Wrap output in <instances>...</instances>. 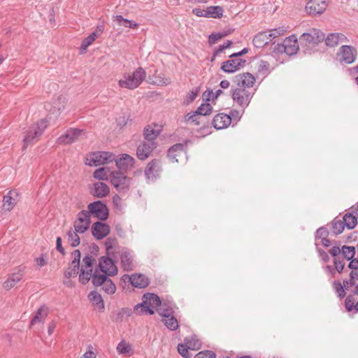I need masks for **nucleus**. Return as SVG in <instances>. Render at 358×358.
I'll return each instance as SVG.
<instances>
[{
	"label": "nucleus",
	"instance_id": "1",
	"mask_svg": "<svg viewBox=\"0 0 358 358\" xmlns=\"http://www.w3.org/2000/svg\"><path fill=\"white\" fill-rule=\"evenodd\" d=\"M145 77V71L142 67H138L132 73H124L118 85L122 88L134 90L143 83Z\"/></svg>",
	"mask_w": 358,
	"mask_h": 358
},
{
	"label": "nucleus",
	"instance_id": "2",
	"mask_svg": "<svg viewBox=\"0 0 358 358\" xmlns=\"http://www.w3.org/2000/svg\"><path fill=\"white\" fill-rule=\"evenodd\" d=\"M48 125L45 119H42L31 125L26 131L23 138V149L36 143Z\"/></svg>",
	"mask_w": 358,
	"mask_h": 358
},
{
	"label": "nucleus",
	"instance_id": "3",
	"mask_svg": "<svg viewBox=\"0 0 358 358\" xmlns=\"http://www.w3.org/2000/svg\"><path fill=\"white\" fill-rule=\"evenodd\" d=\"M110 178L111 184L120 193H126L129 190L131 179L121 171L111 172Z\"/></svg>",
	"mask_w": 358,
	"mask_h": 358
},
{
	"label": "nucleus",
	"instance_id": "4",
	"mask_svg": "<svg viewBox=\"0 0 358 358\" xmlns=\"http://www.w3.org/2000/svg\"><path fill=\"white\" fill-rule=\"evenodd\" d=\"M93 285L94 287H101V290L106 294L112 295L116 291V285L109 276L96 273L93 278Z\"/></svg>",
	"mask_w": 358,
	"mask_h": 358
},
{
	"label": "nucleus",
	"instance_id": "5",
	"mask_svg": "<svg viewBox=\"0 0 358 358\" xmlns=\"http://www.w3.org/2000/svg\"><path fill=\"white\" fill-rule=\"evenodd\" d=\"M324 34L317 29H310L308 32L303 33L299 38L300 43L308 46L317 45L324 40Z\"/></svg>",
	"mask_w": 358,
	"mask_h": 358
},
{
	"label": "nucleus",
	"instance_id": "6",
	"mask_svg": "<svg viewBox=\"0 0 358 358\" xmlns=\"http://www.w3.org/2000/svg\"><path fill=\"white\" fill-rule=\"evenodd\" d=\"M231 93L234 101L243 109L249 106L253 96V93H251L249 90L241 87L232 89Z\"/></svg>",
	"mask_w": 358,
	"mask_h": 358
},
{
	"label": "nucleus",
	"instance_id": "7",
	"mask_svg": "<svg viewBox=\"0 0 358 358\" xmlns=\"http://www.w3.org/2000/svg\"><path fill=\"white\" fill-rule=\"evenodd\" d=\"M90 215H92L100 220H106L108 217V209L106 205L101 201H95L87 206Z\"/></svg>",
	"mask_w": 358,
	"mask_h": 358
},
{
	"label": "nucleus",
	"instance_id": "8",
	"mask_svg": "<svg viewBox=\"0 0 358 358\" xmlns=\"http://www.w3.org/2000/svg\"><path fill=\"white\" fill-rule=\"evenodd\" d=\"M162 162L158 159H152L145 169V176L148 182H153L160 176Z\"/></svg>",
	"mask_w": 358,
	"mask_h": 358
},
{
	"label": "nucleus",
	"instance_id": "9",
	"mask_svg": "<svg viewBox=\"0 0 358 358\" xmlns=\"http://www.w3.org/2000/svg\"><path fill=\"white\" fill-rule=\"evenodd\" d=\"M108 256H103L99 259V271H101L104 275L113 276L117 274L118 269L114 261Z\"/></svg>",
	"mask_w": 358,
	"mask_h": 358
},
{
	"label": "nucleus",
	"instance_id": "10",
	"mask_svg": "<svg viewBox=\"0 0 358 358\" xmlns=\"http://www.w3.org/2000/svg\"><path fill=\"white\" fill-rule=\"evenodd\" d=\"M357 51L355 48L351 45H342L337 53V57L341 62L347 64L353 63L357 57Z\"/></svg>",
	"mask_w": 358,
	"mask_h": 358
},
{
	"label": "nucleus",
	"instance_id": "11",
	"mask_svg": "<svg viewBox=\"0 0 358 358\" xmlns=\"http://www.w3.org/2000/svg\"><path fill=\"white\" fill-rule=\"evenodd\" d=\"M278 50L285 52L288 55H292L299 50L298 41L294 35L287 37L282 44L278 45Z\"/></svg>",
	"mask_w": 358,
	"mask_h": 358
},
{
	"label": "nucleus",
	"instance_id": "12",
	"mask_svg": "<svg viewBox=\"0 0 358 358\" xmlns=\"http://www.w3.org/2000/svg\"><path fill=\"white\" fill-rule=\"evenodd\" d=\"M77 220L75 221L73 227L77 232L85 233L90 227L91 222L90 213L83 210L78 213Z\"/></svg>",
	"mask_w": 358,
	"mask_h": 358
},
{
	"label": "nucleus",
	"instance_id": "13",
	"mask_svg": "<svg viewBox=\"0 0 358 358\" xmlns=\"http://www.w3.org/2000/svg\"><path fill=\"white\" fill-rule=\"evenodd\" d=\"M120 266L125 271H131L134 268V255L127 248H122L120 252Z\"/></svg>",
	"mask_w": 358,
	"mask_h": 358
},
{
	"label": "nucleus",
	"instance_id": "14",
	"mask_svg": "<svg viewBox=\"0 0 358 358\" xmlns=\"http://www.w3.org/2000/svg\"><path fill=\"white\" fill-rule=\"evenodd\" d=\"M115 159V155L108 152H98L92 154L87 164L89 166H97Z\"/></svg>",
	"mask_w": 358,
	"mask_h": 358
},
{
	"label": "nucleus",
	"instance_id": "15",
	"mask_svg": "<svg viewBox=\"0 0 358 358\" xmlns=\"http://www.w3.org/2000/svg\"><path fill=\"white\" fill-rule=\"evenodd\" d=\"M246 63L245 59L241 58H231L224 62L221 66V70L227 73H232L243 67Z\"/></svg>",
	"mask_w": 358,
	"mask_h": 358
},
{
	"label": "nucleus",
	"instance_id": "16",
	"mask_svg": "<svg viewBox=\"0 0 358 358\" xmlns=\"http://www.w3.org/2000/svg\"><path fill=\"white\" fill-rule=\"evenodd\" d=\"M327 0H309L306 6L307 12L312 15L322 13L327 7Z\"/></svg>",
	"mask_w": 358,
	"mask_h": 358
},
{
	"label": "nucleus",
	"instance_id": "17",
	"mask_svg": "<svg viewBox=\"0 0 358 358\" xmlns=\"http://www.w3.org/2000/svg\"><path fill=\"white\" fill-rule=\"evenodd\" d=\"M83 132V130L70 128L64 134L58 138L57 143L59 144H70L77 141Z\"/></svg>",
	"mask_w": 358,
	"mask_h": 358
},
{
	"label": "nucleus",
	"instance_id": "18",
	"mask_svg": "<svg viewBox=\"0 0 358 358\" xmlns=\"http://www.w3.org/2000/svg\"><path fill=\"white\" fill-rule=\"evenodd\" d=\"M92 234L94 237L97 240H101L106 237L110 231V227L103 222H96L92 226Z\"/></svg>",
	"mask_w": 358,
	"mask_h": 358
},
{
	"label": "nucleus",
	"instance_id": "19",
	"mask_svg": "<svg viewBox=\"0 0 358 358\" xmlns=\"http://www.w3.org/2000/svg\"><path fill=\"white\" fill-rule=\"evenodd\" d=\"M155 148L156 143L143 142L136 149L138 159L142 161L147 159Z\"/></svg>",
	"mask_w": 358,
	"mask_h": 358
},
{
	"label": "nucleus",
	"instance_id": "20",
	"mask_svg": "<svg viewBox=\"0 0 358 358\" xmlns=\"http://www.w3.org/2000/svg\"><path fill=\"white\" fill-rule=\"evenodd\" d=\"M234 82L238 87L245 89L253 86L255 78L250 73H243L236 75L234 78Z\"/></svg>",
	"mask_w": 358,
	"mask_h": 358
},
{
	"label": "nucleus",
	"instance_id": "21",
	"mask_svg": "<svg viewBox=\"0 0 358 358\" xmlns=\"http://www.w3.org/2000/svg\"><path fill=\"white\" fill-rule=\"evenodd\" d=\"M114 160L120 171H127L134 167L135 164V159L128 154H122L118 159Z\"/></svg>",
	"mask_w": 358,
	"mask_h": 358
},
{
	"label": "nucleus",
	"instance_id": "22",
	"mask_svg": "<svg viewBox=\"0 0 358 358\" xmlns=\"http://www.w3.org/2000/svg\"><path fill=\"white\" fill-rule=\"evenodd\" d=\"M231 122V115H228L225 113H220L214 117L212 124L216 129H222L227 127Z\"/></svg>",
	"mask_w": 358,
	"mask_h": 358
},
{
	"label": "nucleus",
	"instance_id": "23",
	"mask_svg": "<svg viewBox=\"0 0 358 358\" xmlns=\"http://www.w3.org/2000/svg\"><path fill=\"white\" fill-rule=\"evenodd\" d=\"M348 41V38L341 33H331L325 38V43L329 47H335Z\"/></svg>",
	"mask_w": 358,
	"mask_h": 358
},
{
	"label": "nucleus",
	"instance_id": "24",
	"mask_svg": "<svg viewBox=\"0 0 358 358\" xmlns=\"http://www.w3.org/2000/svg\"><path fill=\"white\" fill-rule=\"evenodd\" d=\"M18 192L16 190L9 191L3 198V209L10 211L15 206Z\"/></svg>",
	"mask_w": 358,
	"mask_h": 358
},
{
	"label": "nucleus",
	"instance_id": "25",
	"mask_svg": "<svg viewBox=\"0 0 358 358\" xmlns=\"http://www.w3.org/2000/svg\"><path fill=\"white\" fill-rule=\"evenodd\" d=\"M110 189L108 186L103 182H97L94 183L93 187L91 189L92 194L97 198H103L108 195Z\"/></svg>",
	"mask_w": 358,
	"mask_h": 358
},
{
	"label": "nucleus",
	"instance_id": "26",
	"mask_svg": "<svg viewBox=\"0 0 358 358\" xmlns=\"http://www.w3.org/2000/svg\"><path fill=\"white\" fill-rule=\"evenodd\" d=\"M130 283L137 288H145L148 286L150 280L148 278L143 274L134 273L131 275Z\"/></svg>",
	"mask_w": 358,
	"mask_h": 358
},
{
	"label": "nucleus",
	"instance_id": "27",
	"mask_svg": "<svg viewBox=\"0 0 358 358\" xmlns=\"http://www.w3.org/2000/svg\"><path fill=\"white\" fill-rule=\"evenodd\" d=\"M23 275V272L21 270H19L18 271L12 273L3 282V287L6 289H10L22 279Z\"/></svg>",
	"mask_w": 358,
	"mask_h": 358
},
{
	"label": "nucleus",
	"instance_id": "28",
	"mask_svg": "<svg viewBox=\"0 0 358 358\" xmlns=\"http://www.w3.org/2000/svg\"><path fill=\"white\" fill-rule=\"evenodd\" d=\"M184 152V146L181 143L176 144L171 146L169 150L167 156L172 162H178V157L181 156Z\"/></svg>",
	"mask_w": 358,
	"mask_h": 358
},
{
	"label": "nucleus",
	"instance_id": "29",
	"mask_svg": "<svg viewBox=\"0 0 358 358\" xmlns=\"http://www.w3.org/2000/svg\"><path fill=\"white\" fill-rule=\"evenodd\" d=\"M142 301L146 302V304L149 307L152 308L154 310L162 304L159 297L154 293H147L144 294Z\"/></svg>",
	"mask_w": 358,
	"mask_h": 358
},
{
	"label": "nucleus",
	"instance_id": "30",
	"mask_svg": "<svg viewBox=\"0 0 358 358\" xmlns=\"http://www.w3.org/2000/svg\"><path fill=\"white\" fill-rule=\"evenodd\" d=\"M271 41H272L266 31L259 32L253 38V44L257 48L264 47Z\"/></svg>",
	"mask_w": 358,
	"mask_h": 358
},
{
	"label": "nucleus",
	"instance_id": "31",
	"mask_svg": "<svg viewBox=\"0 0 358 358\" xmlns=\"http://www.w3.org/2000/svg\"><path fill=\"white\" fill-rule=\"evenodd\" d=\"M92 269H86L85 268H81L80 273L79 275V281L83 285L87 284L90 280H92V283L93 284V278L96 273H100L97 268L95 269L94 272L92 273Z\"/></svg>",
	"mask_w": 358,
	"mask_h": 358
},
{
	"label": "nucleus",
	"instance_id": "32",
	"mask_svg": "<svg viewBox=\"0 0 358 358\" xmlns=\"http://www.w3.org/2000/svg\"><path fill=\"white\" fill-rule=\"evenodd\" d=\"M48 314V308L45 306H41L36 313L35 316L31 320V325L36 322L43 323Z\"/></svg>",
	"mask_w": 358,
	"mask_h": 358
},
{
	"label": "nucleus",
	"instance_id": "33",
	"mask_svg": "<svg viewBox=\"0 0 358 358\" xmlns=\"http://www.w3.org/2000/svg\"><path fill=\"white\" fill-rule=\"evenodd\" d=\"M88 299L93 306H96L101 310L104 308L103 300L101 294L96 291H92L88 294Z\"/></svg>",
	"mask_w": 358,
	"mask_h": 358
},
{
	"label": "nucleus",
	"instance_id": "34",
	"mask_svg": "<svg viewBox=\"0 0 358 358\" xmlns=\"http://www.w3.org/2000/svg\"><path fill=\"white\" fill-rule=\"evenodd\" d=\"M134 311L136 315H153L155 313V310L152 308L149 307L146 302L143 301L140 303L136 305L134 308Z\"/></svg>",
	"mask_w": 358,
	"mask_h": 358
},
{
	"label": "nucleus",
	"instance_id": "35",
	"mask_svg": "<svg viewBox=\"0 0 358 358\" xmlns=\"http://www.w3.org/2000/svg\"><path fill=\"white\" fill-rule=\"evenodd\" d=\"M333 287L338 296L342 299L345 297L346 294L345 289H348L349 287V282L348 280H344L342 285L339 281H334L333 282Z\"/></svg>",
	"mask_w": 358,
	"mask_h": 358
},
{
	"label": "nucleus",
	"instance_id": "36",
	"mask_svg": "<svg viewBox=\"0 0 358 358\" xmlns=\"http://www.w3.org/2000/svg\"><path fill=\"white\" fill-rule=\"evenodd\" d=\"M113 20L116 21L120 26H123L124 27H128L131 29H136L138 27V23L135 22L133 20L124 18L120 15L113 16Z\"/></svg>",
	"mask_w": 358,
	"mask_h": 358
},
{
	"label": "nucleus",
	"instance_id": "37",
	"mask_svg": "<svg viewBox=\"0 0 358 358\" xmlns=\"http://www.w3.org/2000/svg\"><path fill=\"white\" fill-rule=\"evenodd\" d=\"M342 220L343 221L345 227L348 229H354L357 224V218L350 212L345 213Z\"/></svg>",
	"mask_w": 358,
	"mask_h": 358
},
{
	"label": "nucleus",
	"instance_id": "38",
	"mask_svg": "<svg viewBox=\"0 0 358 358\" xmlns=\"http://www.w3.org/2000/svg\"><path fill=\"white\" fill-rule=\"evenodd\" d=\"M212 110L213 108L210 103H202L199 107L197 108L196 110L193 111L192 116H206L211 113Z\"/></svg>",
	"mask_w": 358,
	"mask_h": 358
},
{
	"label": "nucleus",
	"instance_id": "39",
	"mask_svg": "<svg viewBox=\"0 0 358 358\" xmlns=\"http://www.w3.org/2000/svg\"><path fill=\"white\" fill-rule=\"evenodd\" d=\"M162 322L170 331H176L178 328V320L173 315L162 318Z\"/></svg>",
	"mask_w": 358,
	"mask_h": 358
},
{
	"label": "nucleus",
	"instance_id": "40",
	"mask_svg": "<svg viewBox=\"0 0 358 358\" xmlns=\"http://www.w3.org/2000/svg\"><path fill=\"white\" fill-rule=\"evenodd\" d=\"M206 17L220 18L222 16L223 9L221 6H209L206 10Z\"/></svg>",
	"mask_w": 358,
	"mask_h": 358
},
{
	"label": "nucleus",
	"instance_id": "41",
	"mask_svg": "<svg viewBox=\"0 0 358 358\" xmlns=\"http://www.w3.org/2000/svg\"><path fill=\"white\" fill-rule=\"evenodd\" d=\"M331 224V231L334 235H338L341 234L345 227L343 224V221L342 220L338 219V217L334 218L332 220Z\"/></svg>",
	"mask_w": 358,
	"mask_h": 358
},
{
	"label": "nucleus",
	"instance_id": "42",
	"mask_svg": "<svg viewBox=\"0 0 358 358\" xmlns=\"http://www.w3.org/2000/svg\"><path fill=\"white\" fill-rule=\"evenodd\" d=\"M157 313L164 317L171 315L173 313V306L171 303H163L160 307L157 309Z\"/></svg>",
	"mask_w": 358,
	"mask_h": 358
},
{
	"label": "nucleus",
	"instance_id": "43",
	"mask_svg": "<svg viewBox=\"0 0 358 358\" xmlns=\"http://www.w3.org/2000/svg\"><path fill=\"white\" fill-rule=\"evenodd\" d=\"M79 232H77L76 229L73 231L72 229H70L67 232V241L71 245V246L75 248L79 245L80 241V237L78 235Z\"/></svg>",
	"mask_w": 358,
	"mask_h": 358
},
{
	"label": "nucleus",
	"instance_id": "44",
	"mask_svg": "<svg viewBox=\"0 0 358 358\" xmlns=\"http://www.w3.org/2000/svg\"><path fill=\"white\" fill-rule=\"evenodd\" d=\"M159 134V132L158 131L155 130L150 127L145 128L144 131V136L145 141L144 142L155 143V140L157 138Z\"/></svg>",
	"mask_w": 358,
	"mask_h": 358
},
{
	"label": "nucleus",
	"instance_id": "45",
	"mask_svg": "<svg viewBox=\"0 0 358 358\" xmlns=\"http://www.w3.org/2000/svg\"><path fill=\"white\" fill-rule=\"evenodd\" d=\"M341 250L342 256L347 260L352 259L355 255V248L354 246L343 245Z\"/></svg>",
	"mask_w": 358,
	"mask_h": 358
},
{
	"label": "nucleus",
	"instance_id": "46",
	"mask_svg": "<svg viewBox=\"0 0 358 358\" xmlns=\"http://www.w3.org/2000/svg\"><path fill=\"white\" fill-rule=\"evenodd\" d=\"M117 245V240L116 238L108 237L105 241V247L107 255H113L111 250Z\"/></svg>",
	"mask_w": 358,
	"mask_h": 358
},
{
	"label": "nucleus",
	"instance_id": "47",
	"mask_svg": "<svg viewBox=\"0 0 358 358\" xmlns=\"http://www.w3.org/2000/svg\"><path fill=\"white\" fill-rule=\"evenodd\" d=\"M116 350L119 354L127 355L131 351V346L124 340H122L118 343Z\"/></svg>",
	"mask_w": 358,
	"mask_h": 358
},
{
	"label": "nucleus",
	"instance_id": "48",
	"mask_svg": "<svg viewBox=\"0 0 358 358\" xmlns=\"http://www.w3.org/2000/svg\"><path fill=\"white\" fill-rule=\"evenodd\" d=\"M184 341L188 344L191 350H196L200 348L201 343L195 336L187 337Z\"/></svg>",
	"mask_w": 358,
	"mask_h": 358
},
{
	"label": "nucleus",
	"instance_id": "49",
	"mask_svg": "<svg viewBox=\"0 0 358 358\" xmlns=\"http://www.w3.org/2000/svg\"><path fill=\"white\" fill-rule=\"evenodd\" d=\"M229 34V32H228L227 31H223L222 32L212 33L209 36L208 42H209L210 45H213L220 39L227 36Z\"/></svg>",
	"mask_w": 358,
	"mask_h": 358
},
{
	"label": "nucleus",
	"instance_id": "50",
	"mask_svg": "<svg viewBox=\"0 0 358 358\" xmlns=\"http://www.w3.org/2000/svg\"><path fill=\"white\" fill-rule=\"evenodd\" d=\"M80 266L74 264H71V266L69 267L64 272V277L70 278L71 277H76L79 271Z\"/></svg>",
	"mask_w": 358,
	"mask_h": 358
},
{
	"label": "nucleus",
	"instance_id": "51",
	"mask_svg": "<svg viewBox=\"0 0 358 358\" xmlns=\"http://www.w3.org/2000/svg\"><path fill=\"white\" fill-rule=\"evenodd\" d=\"M189 345L186 342L184 341V343H179L178 345V351L185 358H189L192 357V355L189 352Z\"/></svg>",
	"mask_w": 358,
	"mask_h": 358
},
{
	"label": "nucleus",
	"instance_id": "52",
	"mask_svg": "<svg viewBox=\"0 0 358 358\" xmlns=\"http://www.w3.org/2000/svg\"><path fill=\"white\" fill-rule=\"evenodd\" d=\"M285 31H286V29L283 27L275 28V29H273L269 31L268 37H270L272 41L275 38H277L281 35H283Z\"/></svg>",
	"mask_w": 358,
	"mask_h": 358
},
{
	"label": "nucleus",
	"instance_id": "53",
	"mask_svg": "<svg viewBox=\"0 0 358 358\" xmlns=\"http://www.w3.org/2000/svg\"><path fill=\"white\" fill-rule=\"evenodd\" d=\"M232 45L231 41H227L223 44L218 46V48L214 51L212 61L215 59V57L221 53L224 50L229 48Z\"/></svg>",
	"mask_w": 358,
	"mask_h": 358
},
{
	"label": "nucleus",
	"instance_id": "54",
	"mask_svg": "<svg viewBox=\"0 0 358 358\" xmlns=\"http://www.w3.org/2000/svg\"><path fill=\"white\" fill-rule=\"evenodd\" d=\"M95 259L90 255H86L83 259V265L81 268H85L86 269H92V265Z\"/></svg>",
	"mask_w": 358,
	"mask_h": 358
},
{
	"label": "nucleus",
	"instance_id": "55",
	"mask_svg": "<svg viewBox=\"0 0 358 358\" xmlns=\"http://www.w3.org/2000/svg\"><path fill=\"white\" fill-rule=\"evenodd\" d=\"M93 176L98 180H106L108 178L106 169L104 168H99L96 169L94 172Z\"/></svg>",
	"mask_w": 358,
	"mask_h": 358
},
{
	"label": "nucleus",
	"instance_id": "56",
	"mask_svg": "<svg viewBox=\"0 0 358 358\" xmlns=\"http://www.w3.org/2000/svg\"><path fill=\"white\" fill-rule=\"evenodd\" d=\"M192 113L193 112H190L185 117V122H191L192 123H194L195 125H199L201 116H192Z\"/></svg>",
	"mask_w": 358,
	"mask_h": 358
},
{
	"label": "nucleus",
	"instance_id": "57",
	"mask_svg": "<svg viewBox=\"0 0 358 358\" xmlns=\"http://www.w3.org/2000/svg\"><path fill=\"white\" fill-rule=\"evenodd\" d=\"M194 358H216V355L212 351L206 350L199 352Z\"/></svg>",
	"mask_w": 358,
	"mask_h": 358
},
{
	"label": "nucleus",
	"instance_id": "58",
	"mask_svg": "<svg viewBox=\"0 0 358 358\" xmlns=\"http://www.w3.org/2000/svg\"><path fill=\"white\" fill-rule=\"evenodd\" d=\"M334 264L335 266V271H337L338 273H341L345 264L343 260H341L340 258H334Z\"/></svg>",
	"mask_w": 358,
	"mask_h": 358
},
{
	"label": "nucleus",
	"instance_id": "59",
	"mask_svg": "<svg viewBox=\"0 0 358 358\" xmlns=\"http://www.w3.org/2000/svg\"><path fill=\"white\" fill-rule=\"evenodd\" d=\"M355 301L352 296H347L345 299V307L348 311H352L355 309Z\"/></svg>",
	"mask_w": 358,
	"mask_h": 358
},
{
	"label": "nucleus",
	"instance_id": "60",
	"mask_svg": "<svg viewBox=\"0 0 358 358\" xmlns=\"http://www.w3.org/2000/svg\"><path fill=\"white\" fill-rule=\"evenodd\" d=\"M328 234H329L328 229L324 227H322L316 231L315 237H316V238L322 239V238H326L328 236Z\"/></svg>",
	"mask_w": 358,
	"mask_h": 358
},
{
	"label": "nucleus",
	"instance_id": "61",
	"mask_svg": "<svg viewBox=\"0 0 358 358\" xmlns=\"http://www.w3.org/2000/svg\"><path fill=\"white\" fill-rule=\"evenodd\" d=\"M71 255H72V258H73L71 264H74L80 266V257H81V254H80V250H74L71 253Z\"/></svg>",
	"mask_w": 358,
	"mask_h": 358
},
{
	"label": "nucleus",
	"instance_id": "62",
	"mask_svg": "<svg viewBox=\"0 0 358 358\" xmlns=\"http://www.w3.org/2000/svg\"><path fill=\"white\" fill-rule=\"evenodd\" d=\"M349 286H352L358 282V271H352L350 273Z\"/></svg>",
	"mask_w": 358,
	"mask_h": 358
},
{
	"label": "nucleus",
	"instance_id": "63",
	"mask_svg": "<svg viewBox=\"0 0 358 358\" xmlns=\"http://www.w3.org/2000/svg\"><path fill=\"white\" fill-rule=\"evenodd\" d=\"M94 41V40L92 39L91 36H88L87 37H86L82 42V45L80 47L81 51L85 50L87 48L90 46Z\"/></svg>",
	"mask_w": 358,
	"mask_h": 358
},
{
	"label": "nucleus",
	"instance_id": "64",
	"mask_svg": "<svg viewBox=\"0 0 358 358\" xmlns=\"http://www.w3.org/2000/svg\"><path fill=\"white\" fill-rule=\"evenodd\" d=\"M350 263L348 264V267L352 271H358V258H352L350 260Z\"/></svg>",
	"mask_w": 358,
	"mask_h": 358
}]
</instances>
